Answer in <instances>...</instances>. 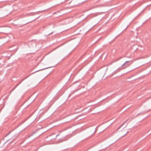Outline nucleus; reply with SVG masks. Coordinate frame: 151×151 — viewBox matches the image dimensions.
<instances>
[{
    "label": "nucleus",
    "mask_w": 151,
    "mask_h": 151,
    "mask_svg": "<svg viewBox=\"0 0 151 151\" xmlns=\"http://www.w3.org/2000/svg\"><path fill=\"white\" fill-rule=\"evenodd\" d=\"M58 135H59V134H58V135H57V136H56V137H57V136H58Z\"/></svg>",
    "instance_id": "nucleus-2"
},
{
    "label": "nucleus",
    "mask_w": 151,
    "mask_h": 151,
    "mask_svg": "<svg viewBox=\"0 0 151 151\" xmlns=\"http://www.w3.org/2000/svg\"><path fill=\"white\" fill-rule=\"evenodd\" d=\"M124 123H123L122 125H121V126H120V127H122V126L124 124Z\"/></svg>",
    "instance_id": "nucleus-1"
}]
</instances>
